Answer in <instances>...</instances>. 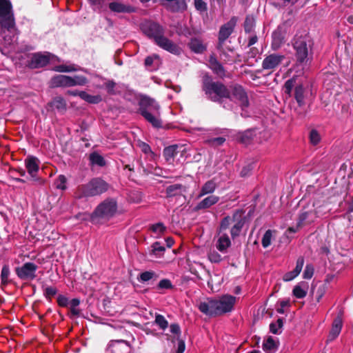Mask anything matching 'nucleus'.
Wrapping results in <instances>:
<instances>
[{"mask_svg":"<svg viewBox=\"0 0 353 353\" xmlns=\"http://www.w3.org/2000/svg\"><path fill=\"white\" fill-rule=\"evenodd\" d=\"M203 89L212 101L225 103L234 101L243 110V88L241 85H234L230 94L223 83L213 82L209 77H205Z\"/></svg>","mask_w":353,"mask_h":353,"instance_id":"f257e3e1","label":"nucleus"},{"mask_svg":"<svg viewBox=\"0 0 353 353\" xmlns=\"http://www.w3.org/2000/svg\"><path fill=\"white\" fill-rule=\"evenodd\" d=\"M141 29L144 34L159 48L173 54L179 55L181 48L172 40L165 37V28L154 21H145L141 24Z\"/></svg>","mask_w":353,"mask_h":353,"instance_id":"f03ea898","label":"nucleus"},{"mask_svg":"<svg viewBox=\"0 0 353 353\" xmlns=\"http://www.w3.org/2000/svg\"><path fill=\"white\" fill-rule=\"evenodd\" d=\"M236 301L235 296L225 294L218 298L208 299L207 301L201 302L199 305V310L210 316H220L231 312Z\"/></svg>","mask_w":353,"mask_h":353,"instance_id":"7ed1b4c3","label":"nucleus"},{"mask_svg":"<svg viewBox=\"0 0 353 353\" xmlns=\"http://www.w3.org/2000/svg\"><path fill=\"white\" fill-rule=\"evenodd\" d=\"M313 41L307 34H296L292 41L294 56L299 65H307L312 57Z\"/></svg>","mask_w":353,"mask_h":353,"instance_id":"20e7f679","label":"nucleus"},{"mask_svg":"<svg viewBox=\"0 0 353 353\" xmlns=\"http://www.w3.org/2000/svg\"><path fill=\"white\" fill-rule=\"evenodd\" d=\"M139 113L156 128L162 125L160 119V106L158 103L150 97H144L139 103Z\"/></svg>","mask_w":353,"mask_h":353,"instance_id":"39448f33","label":"nucleus"},{"mask_svg":"<svg viewBox=\"0 0 353 353\" xmlns=\"http://www.w3.org/2000/svg\"><path fill=\"white\" fill-rule=\"evenodd\" d=\"M109 188L110 184L101 177H94L78 188L77 197L81 199L99 196L106 192Z\"/></svg>","mask_w":353,"mask_h":353,"instance_id":"423d86ee","label":"nucleus"},{"mask_svg":"<svg viewBox=\"0 0 353 353\" xmlns=\"http://www.w3.org/2000/svg\"><path fill=\"white\" fill-rule=\"evenodd\" d=\"M0 28L5 47H10L17 42L19 32L16 26L14 16L12 17V21H8L6 25L0 22Z\"/></svg>","mask_w":353,"mask_h":353,"instance_id":"0eeeda50","label":"nucleus"},{"mask_svg":"<svg viewBox=\"0 0 353 353\" xmlns=\"http://www.w3.org/2000/svg\"><path fill=\"white\" fill-rule=\"evenodd\" d=\"M296 80V77H293L287 80L283 85V91L286 95L290 97L292 96V90L294 89V99H296L299 107L301 108L305 105V88L302 83H297Z\"/></svg>","mask_w":353,"mask_h":353,"instance_id":"6e6552de","label":"nucleus"},{"mask_svg":"<svg viewBox=\"0 0 353 353\" xmlns=\"http://www.w3.org/2000/svg\"><path fill=\"white\" fill-rule=\"evenodd\" d=\"M87 83V78L81 75H75L74 77H70L63 74H59L54 76L51 79V86L55 88L84 85Z\"/></svg>","mask_w":353,"mask_h":353,"instance_id":"1a4fd4ad","label":"nucleus"},{"mask_svg":"<svg viewBox=\"0 0 353 353\" xmlns=\"http://www.w3.org/2000/svg\"><path fill=\"white\" fill-rule=\"evenodd\" d=\"M117 210V201L113 199H107L96 208L92 214V219L93 220L96 218L108 219L115 214Z\"/></svg>","mask_w":353,"mask_h":353,"instance_id":"9d476101","label":"nucleus"},{"mask_svg":"<svg viewBox=\"0 0 353 353\" xmlns=\"http://www.w3.org/2000/svg\"><path fill=\"white\" fill-rule=\"evenodd\" d=\"M291 23L290 21H285L278 26L276 29L272 34L271 47L274 50L279 49L286 41L289 27Z\"/></svg>","mask_w":353,"mask_h":353,"instance_id":"9b49d317","label":"nucleus"},{"mask_svg":"<svg viewBox=\"0 0 353 353\" xmlns=\"http://www.w3.org/2000/svg\"><path fill=\"white\" fill-rule=\"evenodd\" d=\"M38 266L32 262H26L22 265L15 268L17 276L22 281H33L37 277Z\"/></svg>","mask_w":353,"mask_h":353,"instance_id":"f8f14e48","label":"nucleus"},{"mask_svg":"<svg viewBox=\"0 0 353 353\" xmlns=\"http://www.w3.org/2000/svg\"><path fill=\"white\" fill-rule=\"evenodd\" d=\"M53 57V54L47 52L32 53L27 65L31 69L43 68L47 65Z\"/></svg>","mask_w":353,"mask_h":353,"instance_id":"ddd939ff","label":"nucleus"},{"mask_svg":"<svg viewBox=\"0 0 353 353\" xmlns=\"http://www.w3.org/2000/svg\"><path fill=\"white\" fill-rule=\"evenodd\" d=\"M285 59V55L278 53H271L265 56L262 62V68L264 70H270L272 72L277 68Z\"/></svg>","mask_w":353,"mask_h":353,"instance_id":"4468645a","label":"nucleus"},{"mask_svg":"<svg viewBox=\"0 0 353 353\" xmlns=\"http://www.w3.org/2000/svg\"><path fill=\"white\" fill-rule=\"evenodd\" d=\"M237 19L232 17L229 21L221 26L219 32L218 48L221 49L225 41L230 37L236 25Z\"/></svg>","mask_w":353,"mask_h":353,"instance_id":"2eb2a0df","label":"nucleus"},{"mask_svg":"<svg viewBox=\"0 0 353 353\" xmlns=\"http://www.w3.org/2000/svg\"><path fill=\"white\" fill-rule=\"evenodd\" d=\"M14 16L12 5L10 1L0 0V22L6 25L8 21H12V17Z\"/></svg>","mask_w":353,"mask_h":353,"instance_id":"dca6fc26","label":"nucleus"},{"mask_svg":"<svg viewBox=\"0 0 353 353\" xmlns=\"http://www.w3.org/2000/svg\"><path fill=\"white\" fill-rule=\"evenodd\" d=\"M131 347L124 340L112 341L107 349V353H130Z\"/></svg>","mask_w":353,"mask_h":353,"instance_id":"f3484780","label":"nucleus"},{"mask_svg":"<svg viewBox=\"0 0 353 353\" xmlns=\"http://www.w3.org/2000/svg\"><path fill=\"white\" fill-rule=\"evenodd\" d=\"M232 221L234 223L231 228V236L233 239L240 235L243 228V210H236L232 216Z\"/></svg>","mask_w":353,"mask_h":353,"instance_id":"a211bd4d","label":"nucleus"},{"mask_svg":"<svg viewBox=\"0 0 353 353\" xmlns=\"http://www.w3.org/2000/svg\"><path fill=\"white\" fill-rule=\"evenodd\" d=\"M316 217V212L313 210H306L305 208H303L299 216V225H304L310 224L314 221Z\"/></svg>","mask_w":353,"mask_h":353,"instance_id":"6ab92c4d","label":"nucleus"},{"mask_svg":"<svg viewBox=\"0 0 353 353\" xmlns=\"http://www.w3.org/2000/svg\"><path fill=\"white\" fill-rule=\"evenodd\" d=\"M161 64V58L157 54H153L150 56H148L145 59L144 65L148 70L156 71L159 69Z\"/></svg>","mask_w":353,"mask_h":353,"instance_id":"aec40b11","label":"nucleus"},{"mask_svg":"<svg viewBox=\"0 0 353 353\" xmlns=\"http://www.w3.org/2000/svg\"><path fill=\"white\" fill-rule=\"evenodd\" d=\"M25 166L29 174L37 173L39 170L40 161L34 156H28L24 161Z\"/></svg>","mask_w":353,"mask_h":353,"instance_id":"412c9836","label":"nucleus"},{"mask_svg":"<svg viewBox=\"0 0 353 353\" xmlns=\"http://www.w3.org/2000/svg\"><path fill=\"white\" fill-rule=\"evenodd\" d=\"M244 50H246V56H244V65L249 66L254 65L257 62L256 56L259 53L258 48L255 47H250L245 49V47Z\"/></svg>","mask_w":353,"mask_h":353,"instance_id":"4be33fe9","label":"nucleus"},{"mask_svg":"<svg viewBox=\"0 0 353 353\" xmlns=\"http://www.w3.org/2000/svg\"><path fill=\"white\" fill-rule=\"evenodd\" d=\"M219 197L218 196H215V195L208 196L196 204V205L195 206V210H201L209 208L211 206H212L213 205L219 202Z\"/></svg>","mask_w":353,"mask_h":353,"instance_id":"5701e85b","label":"nucleus"},{"mask_svg":"<svg viewBox=\"0 0 353 353\" xmlns=\"http://www.w3.org/2000/svg\"><path fill=\"white\" fill-rule=\"evenodd\" d=\"M342 326V319L341 316H337L333 321L332 328L328 336L329 340H334L339 336L341 331Z\"/></svg>","mask_w":353,"mask_h":353,"instance_id":"b1692460","label":"nucleus"},{"mask_svg":"<svg viewBox=\"0 0 353 353\" xmlns=\"http://www.w3.org/2000/svg\"><path fill=\"white\" fill-rule=\"evenodd\" d=\"M109 8L111 11L118 13H131L134 11V8L132 6L125 5L120 2L110 3Z\"/></svg>","mask_w":353,"mask_h":353,"instance_id":"393cba45","label":"nucleus"},{"mask_svg":"<svg viewBox=\"0 0 353 353\" xmlns=\"http://www.w3.org/2000/svg\"><path fill=\"white\" fill-rule=\"evenodd\" d=\"M259 129L254 128L244 131V145L258 141L257 134Z\"/></svg>","mask_w":353,"mask_h":353,"instance_id":"a878e982","label":"nucleus"},{"mask_svg":"<svg viewBox=\"0 0 353 353\" xmlns=\"http://www.w3.org/2000/svg\"><path fill=\"white\" fill-rule=\"evenodd\" d=\"M216 183L214 180H209L206 181L201 187L200 193L198 195V198H201L206 194H212L216 188Z\"/></svg>","mask_w":353,"mask_h":353,"instance_id":"bb28decb","label":"nucleus"},{"mask_svg":"<svg viewBox=\"0 0 353 353\" xmlns=\"http://www.w3.org/2000/svg\"><path fill=\"white\" fill-rule=\"evenodd\" d=\"M231 242L228 234H222L219 238L216 243V248L221 252H225L230 246Z\"/></svg>","mask_w":353,"mask_h":353,"instance_id":"cd10ccee","label":"nucleus"},{"mask_svg":"<svg viewBox=\"0 0 353 353\" xmlns=\"http://www.w3.org/2000/svg\"><path fill=\"white\" fill-rule=\"evenodd\" d=\"M188 46L190 50L195 53H202L206 49L201 40L196 38L192 39Z\"/></svg>","mask_w":353,"mask_h":353,"instance_id":"c85d7f7f","label":"nucleus"},{"mask_svg":"<svg viewBox=\"0 0 353 353\" xmlns=\"http://www.w3.org/2000/svg\"><path fill=\"white\" fill-rule=\"evenodd\" d=\"M277 349L278 345L272 336H268L263 343V350L268 353H274Z\"/></svg>","mask_w":353,"mask_h":353,"instance_id":"c756f323","label":"nucleus"},{"mask_svg":"<svg viewBox=\"0 0 353 353\" xmlns=\"http://www.w3.org/2000/svg\"><path fill=\"white\" fill-rule=\"evenodd\" d=\"M48 105L59 111H63L66 109V103L62 97H54L52 101L48 103Z\"/></svg>","mask_w":353,"mask_h":353,"instance_id":"7c9ffc66","label":"nucleus"},{"mask_svg":"<svg viewBox=\"0 0 353 353\" xmlns=\"http://www.w3.org/2000/svg\"><path fill=\"white\" fill-rule=\"evenodd\" d=\"M169 10L173 12H183L187 9L185 0H176L169 4Z\"/></svg>","mask_w":353,"mask_h":353,"instance_id":"2f4dec72","label":"nucleus"},{"mask_svg":"<svg viewBox=\"0 0 353 353\" xmlns=\"http://www.w3.org/2000/svg\"><path fill=\"white\" fill-rule=\"evenodd\" d=\"M89 159L92 165H98L103 167L105 165L106 162L104 158L99 153L94 152L90 154Z\"/></svg>","mask_w":353,"mask_h":353,"instance_id":"473e14b6","label":"nucleus"},{"mask_svg":"<svg viewBox=\"0 0 353 353\" xmlns=\"http://www.w3.org/2000/svg\"><path fill=\"white\" fill-rule=\"evenodd\" d=\"M81 99L91 104H98L102 101L100 95H91L85 91H82Z\"/></svg>","mask_w":353,"mask_h":353,"instance_id":"72a5a7b5","label":"nucleus"},{"mask_svg":"<svg viewBox=\"0 0 353 353\" xmlns=\"http://www.w3.org/2000/svg\"><path fill=\"white\" fill-rule=\"evenodd\" d=\"M165 251L164 246L161 245L160 242L156 241L151 245V254L156 257H161Z\"/></svg>","mask_w":353,"mask_h":353,"instance_id":"f704fd0d","label":"nucleus"},{"mask_svg":"<svg viewBox=\"0 0 353 353\" xmlns=\"http://www.w3.org/2000/svg\"><path fill=\"white\" fill-rule=\"evenodd\" d=\"M177 145H173L166 147L163 150V156L166 161L173 159L177 154Z\"/></svg>","mask_w":353,"mask_h":353,"instance_id":"c9c22d12","label":"nucleus"},{"mask_svg":"<svg viewBox=\"0 0 353 353\" xmlns=\"http://www.w3.org/2000/svg\"><path fill=\"white\" fill-rule=\"evenodd\" d=\"M255 27V19L252 15H248L244 21V30L246 33H252Z\"/></svg>","mask_w":353,"mask_h":353,"instance_id":"e433bc0d","label":"nucleus"},{"mask_svg":"<svg viewBox=\"0 0 353 353\" xmlns=\"http://www.w3.org/2000/svg\"><path fill=\"white\" fill-rule=\"evenodd\" d=\"M157 274L153 271H145L140 274L139 281L141 283H145L150 280H156Z\"/></svg>","mask_w":353,"mask_h":353,"instance_id":"4c0bfd02","label":"nucleus"},{"mask_svg":"<svg viewBox=\"0 0 353 353\" xmlns=\"http://www.w3.org/2000/svg\"><path fill=\"white\" fill-rule=\"evenodd\" d=\"M210 64L212 70L215 74L219 77H223L225 74V70L223 65L219 63L216 59H211Z\"/></svg>","mask_w":353,"mask_h":353,"instance_id":"58836bf2","label":"nucleus"},{"mask_svg":"<svg viewBox=\"0 0 353 353\" xmlns=\"http://www.w3.org/2000/svg\"><path fill=\"white\" fill-rule=\"evenodd\" d=\"M80 304V300L77 298L72 299L69 305L71 315L72 316H78L80 314V310L78 308V306Z\"/></svg>","mask_w":353,"mask_h":353,"instance_id":"ea45409f","label":"nucleus"},{"mask_svg":"<svg viewBox=\"0 0 353 353\" xmlns=\"http://www.w3.org/2000/svg\"><path fill=\"white\" fill-rule=\"evenodd\" d=\"M150 228L157 236L163 234L166 230V227L161 222L152 225Z\"/></svg>","mask_w":353,"mask_h":353,"instance_id":"a19ab883","label":"nucleus"},{"mask_svg":"<svg viewBox=\"0 0 353 353\" xmlns=\"http://www.w3.org/2000/svg\"><path fill=\"white\" fill-rule=\"evenodd\" d=\"M154 322L163 330H165L168 326V321L161 314L156 315Z\"/></svg>","mask_w":353,"mask_h":353,"instance_id":"79ce46f5","label":"nucleus"},{"mask_svg":"<svg viewBox=\"0 0 353 353\" xmlns=\"http://www.w3.org/2000/svg\"><path fill=\"white\" fill-rule=\"evenodd\" d=\"M138 146L144 154L149 155L151 158H153L155 156L154 153L152 151L150 146L148 143L143 141H139Z\"/></svg>","mask_w":353,"mask_h":353,"instance_id":"37998d69","label":"nucleus"},{"mask_svg":"<svg viewBox=\"0 0 353 353\" xmlns=\"http://www.w3.org/2000/svg\"><path fill=\"white\" fill-rule=\"evenodd\" d=\"M66 182H67L66 177L64 175L61 174L56 179L54 184L57 189L64 190L67 188Z\"/></svg>","mask_w":353,"mask_h":353,"instance_id":"c03bdc74","label":"nucleus"},{"mask_svg":"<svg viewBox=\"0 0 353 353\" xmlns=\"http://www.w3.org/2000/svg\"><path fill=\"white\" fill-rule=\"evenodd\" d=\"M272 236V232L271 230H268L263 234L261 240V244L264 248H268L271 244Z\"/></svg>","mask_w":353,"mask_h":353,"instance_id":"a18cd8bd","label":"nucleus"},{"mask_svg":"<svg viewBox=\"0 0 353 353\" xmlns=\"http://www.w3.org/2000/svg\"><path fill=\"white\" fill-rule=\"evenodd\" d=\"M157 288L158 290H169L173 288L172 282L168 279H163L159 281Z\"/></svg>","mask_w":353,"mask_h":353,"instance_id":"49530a36","label":"nucleus"},{"mask_svg":"<svg viewBox=\"0 0 353 353\" xmlns=\"http://www.w3.org/2000/svg\"><path fill=\"white\" fill-rule=\"evenodd\" d=\"M182 185L180 184H174L169 185L166 188V194L168 196H174L176 195V192L181 189Z\"/></svg>","mask_w":353,"mask_h":353,"instance_id":"de8ad7c7","label":"nucleus"},{"mask_svg":"<svg viewBox=\"0 0 353 353\" xmlns=\"http://www.w3.org/2000/svg\"><path fill=\"white\" fill-rule=\"evenodd\" d=\"M54 70L59 72H70L77 70L72 65H59L55 66Z\"/></svg>","mask_w":353,"mask_h":353,"instance_id":"09e8293b","label":"nucleus"},{"mask_svg":"<svg viewBox=\"0 0 353 353\" xmlns=\"http://www.w3.org/2000/svg\"><path fill=\"white\" fill-rule=\"evenodd\" d=\"M292 294L297 299H303L306 296L307 292L299 285H296L292 290Z\"/></svg>","mask_w":353,"mask_h":353,"instance_id":"8fccbe9b","label":"nucleus"},{"mask_svg":"<svg viewBox=\"0 0 353 353\" xmlns=\"http://www.w3.org/2000/svg\"><path fill=\"white\" fill-rule=\"evenodd\" d=\"M194 7L200 12L207 11V3L203 0H194Z\"/></svg>","mask_w":353,"mask_h":353,"instance_id":"3c124183","label":"nucleus"},{"mask_svg":"<svg viewBox=\"0 0 353 353\" xmlns=\"http://www.w3.org/2000/svg\"><path fill=\"white\" fill-rule=\"evenodd\" d=\"M310 142L313 145H316L319 143L320 139H321L320 135L316 130H311V132L310 133Z\"/></svg>","mask_w":353,"mask_h":353,"instance_id":"603ef678","label":"nucleus"},{"mask_svg":"<svg viewBox=\"0 0 353 353\" xmlns=\"http://www.w3.org/2000/svg\"><path fill=\"white\" fill-rule=\"evenodd\" d=\"M10 272L9 266L7 265H3L1 272V279L3 283H6L8 281Z\"/></svg>","mask_w":353,"mask_h":353,"instance_id":"864d4df0","label":"nucleus"},{"mask_svg":"<svg viewBox=\"0 0 353 353\" xmlns=\"http://www.w3.org/2000/svg\"><path fill=\"white\" fill-rule=\"evenodd\" d=\"M91 8L94 11H100L102 6L103 1L102 0H88Z\"/></svg>","mask_w":353,"mask_h":353,"instance_id":"5fc2aeb1","label":"nucleus"},{"mask_svg":"<svg viewBox=\"0 0 353 353\" xmlns=\"http://www.w3.org/2000/svg\"><path fill=\"white\" fill-rule=\"evenodd\" d=\"M104 85H105V88L107 92L110 94H114L116 93L114 91L116 83L114 81L108 80L105 83Z\"/></svg>","mask_w":353,"mask_h":353,"instance_id":"6e6d98bb","label":"nucleus"},{"mask_svg":"<svg viewBox=\"0 0 353 353\" xmlns=\"http://www.w3.org/2000/svg\"><path fill=\"white\" fill-rule=\"evenodd\" d=\"M304 265V258L303 256H300L298 258L296 263V267L293 270L294 272L298 276L302 270V268Z\"/></svg>","mask_w":353,"mask_h":353,"instance_id":"4d7b16f0","label":"nucleus"},{"mask_svg":"<svg viewBox=\"0 0 353 353\" xmlns=\"http://www.w3.org/2000/svg\"><path fill=\"white\" fill-rule=\"evenodd\" d=\"M208 259L212 263H219L222 260L221 256L216 251H212L208 254Z\"/></svg>","mask_w":353,"mask_h":353,"instance_id":"13d9d810","label":"nucleus"},{"mask_svg":"<svg viewBox=\"0 0 353 353\" xmlns=\"http://www.w3.org/2000/svg\"><path fill=\"white\" fill-rule=\"evenodd\" d=\"M70 301L64 295L59 294L57 296V303L61 307H68Z\"/></svg>","mask_w":353,"mask_h":353,"instance_id":"bf43d9fd","label":"nucleus"},{"mask_svg":"<svg viewBox=\"0 0 353 353\" xmlns=\"http://www.w3.org/2000/svg\"><path fill=\"white\" fill-rule=\"evenodd\" d=\"M314 274V268L311 265H307L304 272L303 276L305 279H310L312 277Z\"/></svg>","mask_w":353,"mask_h":353,"instance_id":"052dcab7","label":"nucleus"},{"mask_svg":"<svg viewBox=\"0 0 353 353\" xmlns=\"http://www.w3.org/2000/svg\"><path fill=\"white\" fill-rule=\"evenodd\" d=\"M232 221V217H230L229 216H227L224 217L220 225V228L221 230H226L229 225H230L231 222Z\"/></svg>","mask_w":353,"mask_h":353,"instance_id":"680f3d73","label":"nucleus"},{"mask_svg":"<svg viewBox=\"0 0 353 353\" xmlns=\"http://www.w3.org/2000/svg\"><path fill=\"white\" fill-rule=\"evenodd\" d=\"M225 141L224 137H216L208 140L209 143L214 146L221 145Z\"/></svg>","mask_w":353,"mask_h":353,"instance_id":"e2e57ef3","label":"nucleus"},{"mask_svg":"<svg viewBox=\"0 0 353 353\" xmlns=\"http://www.w3.org/2000/svg\"><path fill=\"white\" fill-rule=\"evenodd\" d=\"M57 293V290L56 288L49 286L46 288L44 290V295L46 298H51L54 296Z\"/></svg>","mask_w":353,"mask_h":353,"instance_id":"0e129e2a","label":"nucleus"},{"mask_svg":"<svg viewBox=\"0 0 353 353\" xmlns=\"http://www.w3.org/2000/svg\"><path fill=\"white\" fill-rule=\"evenodd\" d=\"M250 35L248 37V45L245 46V49L250 47H252L254 44H255L258 41V37L256 36V33H250Z\"/></svg>","mask_w":353,"mask_h":353,"instance_id":"69168bd1","label":"nucleus"},{"mask_svg":"<svg viewBox=\"0 0 353 353\" xmlns=\"http://www.w3.org/2000/svg\"><path fill=\"white\" fill-rule=\"evenodd\" d=\"M170 331L171 333L176 334L177 336V339H179V336L181 335V328L179 324L172 323L170 325Z\"/></svg>","mask_w":353,"mask_h":353,"instance_id":"338daca9","label":"nucleus"},{"mask_svg":"<svg viewBox=\"0 0 353 353\" xmlns=\"http://www.w3.org/2000/svg\"><path fill=\"white\" fill-rule=\"evenodd\" d=\"M254 168V162L253 161H248L246 166H244V176H245L250 172Z\"/></svg>","mask_w":353,"mask_h":353,"instance_id":"774afa93","label":"nucleus"}]
</instances>
